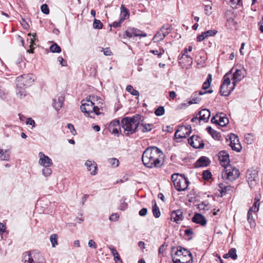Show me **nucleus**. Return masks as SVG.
Masks as SVG:
<instances>
[{
	"instance_id": "1",
	"label": "nucleus",
	"mask_w": 263,
	"mask_h": 263,
	"mask_svg": "<svg viewBox=\"0 0 263 263\" xmlns=\"http://www.w3.org/2000/svg\"><path fill=\"white\" fill-rule=\"evenodd\" d=\"M104 107L103 99L99 96L92 95L82 101L80 109L85 116L95 118L96 115L102 113Z\"/></svg>"
},
{
	"instance_id": "2",
	"label": "nucleus",
	"mask_w": 263,
	"mask_h": 263,
	"mask_svg": "<svg viewBox=\"0 0 263 263\" xmlns=\"http://www.w3.org/2000/svg\"><path fill=\"white\" fill-rule=\"evenodd\" d=\"M142 160L148 168L160 167L163 164V153L156 146L148 147L144 151Z\"/></svg>"
},
{
	"instance_id": "3",
	"label": "nucleus",
	"mask_w": 263,
	"mask_h": 263,
	"mask_svg": "<svg viewBox=\"0 0 263 263\" xmlns=\"http://www.w3.org/2000/svg\"><path fill=\"white\" fill-rule=\"evenodd\" d=\"M144 121V117L139 114H136L132 117H125L121 120L124 133L129 136L138 130L139 124Z\"/></svg>"
},
{
	"instance_id": "4",
	"label": "nucleus",
	"mask_w": 263,
	"mask_h": 263,
	"mask_svg": "<svg viewBox=\"0 0 263 263\" xmlns=\"http://www.w3.org/2000/svg\"><path fill=\"white\" fill-rule=\"evenodd\" d=\"M35 80V76L31 74H25L18 76L16 79V95L20 98L26 96L25 88L31 85Z\"/></svg>"
},
{
	"instance_id": "5",
	"label": "nucleus",
	"mask_w": 263,
	"mask_h": 263,
	"mask_svg": "<svg viewBox=\"0 0 263 263\" xmlns=\"http://www.w3.org/2000/svg\"><path fill=\"white\" fill-rule=\"evenodd\" d=\"M232 70L227 72L223 77V82L220 87V93L223 96H228L235 88V85L231 83Z\"/></svg>"
},
{
	"instance_id": "6",
	"label": "nucleus",
	"mask_w": 263,
	"mask_h": 263,
	"mask_svg": "<svg viewBox=\"0 0 263 263\" xmlns=\"http://www.w3.org/2000/svg\"><path fill=\"white\" fill-rule=\"evenodd\" d=\"M171 180L177 191H185L187 188L189 182L184 175L175 173L172 175Z\"/></svg>"
},
{
	"instance_id": "7",
	"label": "nucleus",
	"mask_w": 263,
	"mask_h": 263,
	"mask_svg": "<svg viewBox=\"0 0 263 263\" xmlns=\"http://www.w3.org/2000/svg\"><path fill=\"white\" fill-rule=\"evenodd\" d=\"M23 260L24 263H46L42 255L35 251L24 253Z\"/></svg>"
},
{
	"instance_id": "8",
	"label": "nucleus",
	"mask_w": 263,
	"mask_h": 263,
	"mask_svg": "<svg viewBox=\"0 0 263 263\" xmlns=\"http://www.w3.org/2000/svg\"><path fill=\"white\" fill-rule=\"evenodd\" d=\"M240 175L239 170L231 165H227L224 168L222 173V177L225 180L232 181L238 178Z\"/></svg>"
},
{
	"instance_id": "9",
	"label": "nucleus",
	"mask_w": 263,
	"mask_h": 263,
	"mask_svg": "<svg viewBox=\"0 0 263 263\" xmlns=\"http://www.w3.org/2000/svg\"><path fill=\"white\" fill-rule=\"evenodd\" d=\"M212 122L218 124L221 126H224L229 123V119L226 115L220 112L217 114L211 119Z\"/></svg>"
},
{
	"instance_id": "10",
	"label": "nucleus",
	"mask_w": 263,
	"mask_h": 263,
	"mask_svg": "<svg viewBox=\"0 0 263 263\" xmlns=\"http://www.w3.org/2000/svg\"><path fill=\"white\" fill-rule=\"evenodd\" d=\"M189 143L195 148L203 147L204 144L202 139L198 136L193 135L188 139Z\"/></svg>"
},
{
	"instance_id": "11",
	"label": "nucleus",
	"mask_w": 263,
	"mask_h": 263,
	"mask_svg": "<svg viewBox=\"0 0 263 263\" xmlns=\"http://www.w3.org/2000/svg\"><path fill=\"white\" fill-rule=\"evenodd\" d=\"M125 34L128 37L133 36L146 37L147 34L141 30L134 27H129L125 32Z\"/></svg>"
},
{
	"instance_id": "12",
	"label": "nucleus",
	"mask_w": 263,
	"mask_h": 263,
	"mask_svg": "<svg viewBox=\"0 0 263 263\" xmlns=\"http://www.w3.org/2000/svg\"><path fill=\"white\" fill-rule=\"evenodd\" d=\"M230 146L233 150L239 152L241 149V146L239 142V139L237 136L235 134H231L230 136Z\"/></svg>"
},
{
	"instance_id": "13",
	"label": "nucleus",
	"mask_w": 263,
	"mask_h": 263,
	"mask_svg": "<svg viewBox=\"0 0 263 263\" xmlns=\"http://www.w3.org/2000/svg\"><path fill=\"white\" fill-rule=\"evenodd\" d=\"M232 76V83L236 86L239 82L241 81L245 78V70L243 68L236 69Z\"/></svg>"
},
{
	"instance_id": "14",
	"label": "nucleus",
	"mask_w": 263,
	"mask_h": 263,
	"mask_svg": "<svg viewBox=\"0 0 263 263\" xmlns=\"http://www.w3.org/2000/svg\"><path fill=\"white\" fill-rule=\"evenodd\" d=\"M39 156V164L41 166L46 167L52 165L53 162L52 160L48 156L45 155L43 152H40Z\"/></svg>"
},
{
	"instance_id": "15",
	"label": "nucleus",
	"mask_w": 263,
	"mask_h": 263,
	"mask_svg": "<svg viewBox=\"0 0 263 263\" xmlns=\"http://www.w3.org/2000/svg\"><path fill=\"white\" fill-rule=\"evenodd\" d=\"M218 159L220 164L224 168L229 165L230 159L229 154L225 151H221L218 153Z\"/></svg>"
},
{
	"instance_id": "16",
	"label": "nucleus",
	"mask_w": 263,
	"mask_h": 263,
	"mask_svg": "<svg viewBox=\"0 0 263 263\" xmlns=\"http://www.w3.org/2000/svg\"><path fill=\"white\" fill-rule=\"evenodd\" d=\"M65 97L63 95L58 96L53 100V106L57 111L59 110L62 107Z\"/></svg>"
},
{
	"instance_id": "17",
	"label": "nucleus",
	"mask_w": 263,
	"mask_h": 263,
	"mask_svg": "<svg viewBox=\"0 0 263 263\" xmlns=\"http://www.w3.org/2000/svg\"><path fill=\"white\" fill-rule=\"evenodd\" d=\"M85 165L91 175H96L97 174V164L94 161L88 160L85 163Z\"/></svg>"
},
{
	"instance_id": "18",
	"label": "nucleus",
	"mask_w": 263,
	"mask_h": 263,
	"mask_svg": "<svg viewBox=\"0 0 263 263\" xmlns=\"http://www.w3.org/2000/svg\"><path fill=\"white\" fill-rule=\"evenodd\" d=\"M183 213L181 210H177L172 212L171 216V220L178 223L183 220Z\"/></svg>"
},
{
	"instance_id": "19",
	"label": "nucleus",
	"mask_w": 263,
	"mask_h": 263,
	"mask_svg": "<svg viewBox=\"0 0 263 263\" xmlns=\"http://www.w3.org/2000/svg\"><path fill=\"white\" fill-rule=\"evenodd\" d=\"M212 92V90H208V91H199L198 93H197V92H195L193 95L192 96V99L189 101L188 103L191 105L192 104H197L201 100V98L197 97V95H203L204 94H205L206 93H211Z\"/></svg>"
},
{
	"instance_id": "20",
	"label": "nucleus",
	"mask_w": 263,
	"mask_h": 263,
	"mask_svg": "<svg viewBox=\"0 0 263 263\" xmlns=\"http://www.w3.org/2000/svg\"><path fill=\"white\" fill-rule=\"evenodd\" d=\"M192 221L202 226L206 224V219L202 214L196 213L192 218Z\"/></svg>"
},
{
	"instance_id": "21",
	"label": "nucleus",
	"mask_w": 263,
	"mask_h": 263,
	"mask_svg": "<svg viewBox=\"0 0 263 263\" xmlns=\"http://www.w3.org/2000/svg\"><path fill=\"white\" fill-rule=\"evenodd\" d=\"M184 256L181 258L182 263H192L193 257L191 253L187 249H183Z\"/></svg>"
},
{
	"instance_id": "22",
	"label": "nucleus",
	"mask_w": 263,
	"mask_h": 263,
	"mask_svg": "<svg viewBox=\"0 0 263 263\" xmlns=\"http://www.w3.org/2000/svg\"><path fill=\"white\" fill-rule=\"evenodd\" d=\"M154 128L153 124L144 123L143 121L140 123L138 127V130H140L142 133L148 132Z\"/></svg>"
},
{
	"instance_id": "23",
	"label": "nucleus",
	"mask_w": 263,
	"mask_h": 263,
	"mask_svg": "<svg viewBox=\"0 0 263 263\" xmlns=\"http://www.w3.org/2000/svg\"><path fill=\"white\" fill-rule=\"evenodd\" d=\"M209 164L210 160L208 158L201 157L196 161L195 166L196 167H204L209 165Z\"/></svg>"
},
{
	"instance_id": "24",
	"label": "nucleus",
	"mask_w": 263,
	"mask_h": 263,
	"mask_svg": "<svg viewBox=\"0 0 263 263\" xmlns=\"http://www.w3.org/2000/svg\"><path fill=\"white\" fill-rule=\"evenodd\" d=\"M210 115V111L207 109H203L199 112V119L205 122H208Z\"/></svg>"
},
{
	"instance_id": "25",
	"label": "nucleus",
	"mask_w": 263,
	"mask_h": 263,
	"mask_svg": "<svg viewBox=\"0 0 263 263\" xmlns=\"http://www.w3.org/2000/svg\"><path fill=\"white\" fill-rule=\"evenodd\" d=\"M129 16V11L123 5L121 7V17L120 20L123 22Z\"/></svg>"
},
{
	"instance_id": "26",
	"label": "nucleus",
	"mask_w": 263,
	"mask_h": 263,
	"mask_svg": "<svg viewBox=\"0 0 263 263\" xmlns=\"http://www.w3.org/2000/svg\"><path fill=\"white\" fill-rule=\"evenodd\" d=\"M10 158V153L8 151L0 148V160L7 161Z\"/></svg>"
},
{
	"instance_id": "27",
	"label": "nucleus",
	"mask_w": 263,
	"mask_h": 263,
	"mask_svg": "<svg viewBox=\"0 0 263 263\" xmlns=\"http://www.w3.org/2000/svg\"><path fill=\"white\" fill-rule=\"evenodd\" d=\"M184 248H183L181 246H179L177 248V250H174V255H175L176 257L178 258H182V256H184Z\"/></svg>"
},
{
	"instance_id": "28",
	"label": "nucleus",
	"mask_w": 263,
	"mask_h": 263,
	"mask_svg": "<svg viewBox=\"0 0 263 263\" xmlns=\"http://www.w3.org/2000/svg\"><path fill=\"white\" fill-rule=\"evenodd\" d=\"M259 199L255 197V202L253 205V206L250 208L249 211H250V213L256 212H257L259 210Z\"/></svg>"
},
{
	"instance_id": "29",
	"label": "nucleus",
	"mask_w": 263,
	"mask_h": 263,
	"mask_svg": "<svg viewBox=\"0 0 263 263\" xmlns=\"http://www.w3.org/2000/svg\"><path fill=\"white\" fill-rule=\"evenodd\" d=\"M154 204L152 206V211L154 216L156 218H159L160 216V211L159 210V209L158 206H157L156 201H154Z\"/></svg>"
},
{
	"instance_id": "30",
	"label": "nucleus",
	"mask_w": 263,
	"mask_h": 263,
	"mask_svg": "<svg viewBox=\"0 0 263 263\" xmlns=\"http://www.w3.org/2000/svg\"><path fill=\"white\" fill-rule=\"evenodd\" d=\"M126 90L133 96H137V97L139 96V91L134 89L133 87L130 85H128L126 86Z\"/></svg>"
},
{
	"instance_id": "31",
	"label": "nucleus",
	"mask_w": 263,
	"mask_h": 263,
	"mask_svg": "<svg viewBox=\"0 0 263 263\" xmlns=\"http://www.w3.org/2000/svg\"><path fill=\"white\" fill-rule=\"evenodd\" d=\"M212 80V75L209 74L206 80L203 83L202 85V88L203 89L205 90L210 87Z\"/></svg>"
},
{
	"instance_id": "32",
	"label": "nucleus",
	"mask_w": 263,
	"mask_h": 263,
	"mask_svg": "<svg viewBox=\"0 0 263 263\" xmlns=\"http://www.w3.org/2000/svg\"><path fill=\"white\" fill-rule=\"evenodd\" d=\"M256 176V173L255 171H252L248 170L247 173V177L249 179V181H253L255 180V178Z\"/></svg>"
},
{
	"instance_id": "33",
	"label": "nucleus",
	"mask_w": 263,
	"mask_h": 263,
	"mask_svg": "<svg viewBox=\"0 0 263 263\" xmlns=\"http://www.w3.org/2000/svg\"><path fill=\"white\" fill-rule=\"evenodd\" d=\"M164 38V37L163 36L161 31L160 29L159 31H158L157 33L155 35L153 40L154 41V42H159L160 41H161Z\"/></svg>"
},
{
	"instance_id": "34",
	"label": "nucleus",
	"mask_w": 263,
	"mask_h": 263,
	"mask_svg": "<svg viewBox=\"0 0 263 263\" xmlns=\"http://www.w3.org/2000/svg\"><path fill=\"white\" fill-rule=\"evenodd\" d=\"M161 33L165 37L167 34L170 33L171 31V28L168 26H164L162 27L160 29Z\"/></svg>"
},
{
	"instance_id": "35",
	"label": "nucleus",
	"mask_w": 263,
	"mask_h": 263,
	"mask_svg": "<svg viewBox=\"0 0 263 263\" xmlns=\"http://www.w3.org/2000/svg\"><path fill=\"white\" fill-rule=\"evenodd\" d=\"M235 24L236 22L232 18H230L229 19H228L226 23V26L230 29H233L234 27H235Z\"/></svg>"
},
{
	"instance_id": "36",
	"label": "nucleus",
	"mask_w": 263,
	"mask_h": 263,
	"mask_svg": "<svg viewBox=\"0 0 263 263\" xmlns=\"http://www.w3.org/2000/svg\"><path fill=\"white\" fill-rule=\"evenodd\" d=\"M108 162L110 164V165L114 167H116L118 166L119 164V160L115 158H111L108 159Z\"/></svg>"
},
{
	"instance_id": "37",
	"label": "nucleus",
	"mask_w": 263,
	"mask_h": 263,
	"mask_svg": "<svg viewBox=\"0 0 263 263\" xmlns=\"http://www.w3.org/2000/svg\"><path fill=\"white\" fill-rule=\"evenodd\" d=\"M57 239L58 235L56 234H53L50 236V240L52 247H55L58 245Z\"/></svg>"
},
{
	"instance_id": "38",
	"label": "nucleus",
	"mask_w": 263,
	"mask_h": 263,
	"mask_svg": "<svg viewBox=\"0 0 263 263\" xmlns=\"http://www.w3.org/2000/svg\"><path fill=\"white\" fill-rule=\"evenodd\" d=\"M35 35H36V33H34V34H32L33 37H32V38H31L30 39V41H29L30 45H29V47L30 48V49L27 50V52H29V53H33V46L34 45V42L36 40V39L35 38Z\"/></svg>"
},
{
	"instance_id": "39",
	"label": "nucleus",
	"mask_w": 263,
	"mask_h": 263,
	"mask_svg": "<svg viewBox=\"0 0 263 263\" xmlns=\"http://www.w3.org/2000/svg\"><path fill=\"white\" fill-rule=\"evenodd\" d=\"M253 136L251 134H247L245 136V141L248 144H251L253 142Z\"/></svg>"
},
{
	"instance_id": "40",
	"label": "nucleus",
	"mask_w": 263,
	"mask_h": 263,
	"mask_svg": "<svg viewBox=\"0 0 263 263\" xmlns=\"http://www.w3.org/2000/svg\"><path fill=\"white\" fill-rule=\"evenodd\" d=\"M49 167H44V168L42 170V174L45 177L49 176L52 174V171Z\"/></svg>"
},
{
	"instance_id": "41",
	"label": "nucleus",
	"mask_w": 263,
	"mask_h": 263,
	"mask_svg": "<svg viewBox=\"0 0 263 263\" xmlns=\"http://www.w3.org/2000/svg\"><path fill=\"white\" fill-rule=\"evenodd\" d=\"M165 109L163 106H159L155 111V114L157 116H161L164 115Z\"/></svg>"
},
{
	"instance_id": "42",
	"label": "nucleus",
	"mask_w": 263,
	"mask_h": 263,
	"mask_svg": "<svg viewBox=\"0 0 263 263\" xmlns=\"http://www.w3.org/2000/svg\"><path fill=\"white\" fill-rule=\"evenodd\" d=\"M151 53L158 55L159 58H160L163 54H164L165 50L163 48H160L159 50H151L149 51Z\"/></svg>"
},
{
	"instance_id": "43",
	"label": "nucleus",
	"mask_w": 263,
	"mask_h": 263,
	"mask_svg": "<svg viewBox=\"0 0 263 263\" xmlns=\"http://www.w3.org/2000/svg\"><path fill=\"white\" fill-rule=\"evenodd\" d=\"M50 49L52 52L60 53L61 51L60 47L57 44L52 45L50 47Z\"/></svg>"
},
{
	"instance_id": "44",
	"label": "nucleus",
	"mask_w": 263,
	"mask_h": 263,
	"mask_svg": "<svg viewBox=\"0 0 263 263\" xmlns=\"http://www.w3.org/2000/svg\"><path fill=\"white\" fill-rule=\"evenodd\" d=\"M228 255L233 259H236L237 257L236 250L235 248L231 249L228 252Z\"/></svg>"
},
{
	"instance_id": "45",
	"label": "nucleus",
	"mask_w": 263,
	"mask_h": 263,
	"mask_svg": "<svg viewBox=\"0 0 263 263\" xmlns=\"http://www.w3.org/2000/svg\"><path fill=\"white\" fill-rule=\"evenodd\" d=\"M93 27L95 29H101L103 27V24L100 20L95 19L93 23Z\"/></svg>"
},
{
	"instance_id": "46",
	"label": "nucleus",
	"mask_w": 263,
	"mask_h": 263,
	"mask_svg": "<svg viewBox=\"0 0 263 263\" xmlns=\"http://www.w3.org/2000/svg\"><path fill=\"white\" fill-rule=\"evenodd\" d=\"M198 208L200 211H205L208 210L209 209L210 205L209 204H205L204 202H203L198 204Z\"/></svg>"
},
{
	"instance_id": "47",
	"label": "nucleus",
	"mask_w": 263,
	"mask_h": 263,
	"mask_svg": "<svg viewBox=\"0 0 263 263\" xmlns=\"http://www.w3.org/2000/svg\"><path fill=\"white\" fill-rule=\"evenodd\" d=\"M175 137L176 139L178 138H186V135L184 133H181V130H177L176 131L175 133Z\"/></svg>"
},
{
	"instance_id": "48",
	"label": "nucleus",
	"mask_w": 263,
	"mask_h": 263,
	"mask_svg": "<svg viewBox=\"0 0 263 263\" xmlns=\"http://www.w3.org/2000/svg\"><path fill=\"white\" fill-rule=\"evenodd\" d=\"M120 127V122L118 120H114L111 121L109 125V130H111V129L114 127Z\"/></svg>"
},
{
	"instance_id": "49",
	"label": "nucleus",
	"mask_w": 263,
	"mask_h": 263,
	"mask_svg": "<svg viewBox=\"0 0 263 263\" xmlns=\"http://www.w3.org/2000/svg\"><path fill=\"white\" fill-rule=\"evenodd\" d=\"M41 11L45 14H48L49 13V10L48 5L46 4H44L41 6Z\"/></svg>"
},
{
	"instance_id": "50",
	"label": "nucleus",
	"mask_w": 263,
	"mask_h": 263,
	"mask_svg": "<svg viewBox=\"0 0 263 263\" xmlns=\"http://www.w3.org/2000/svg\"><path fill=\"white\" fill-rule=\"evenodd\" d=\"M247 218H248V220L250 224V226L251 227L253 226L254 224V220L253 218L252 213H250V211H248V212Z\"/></svg>"
},
{
	"instance_id": "51",
	"label": "nucleus",
	"mask_w": 263,
	"mask_h": 263,
	"mask_svg": "<svg viewBox=\"0 0 263 263\" xmlns=\"http://www.w3.org/2000/svg\"><path fill=\"white\" fill-rule=\"evenodd\" d=\"M204 11L206 15H210L212 14V6L210 4L205 5L204 7Z\"/></svg>"
},
{
	"instance_id": "52",
	"label": "nucleus",
	"mask_w": 263,
	"mask_h": 263,
	"mask_svg": "<svg viewBox=\"0 0 263 263\" xmlns=\"http://www.w3.org/2000/svg\"><path fill=\"white\" fill-rule=\"evenodd\" d=\"M202 176H203V178L204 179L208 180L211 177L212 174H211V173L209 171L206 170V171H203V172L202 173Z\"/></svg>"
},
{
	"instance_id": "53",
	"label": "nucleus",
	"mask_w": 263,
	"mask_h": 263,
	"mask_svg": "<svg viewBox=\"0 0 263 263\" xmlns=\"http://www.w3.org/2000/svg\"><path fill=\"white\" fill-rule=\"evenodd\" d=\"M229 2L230 3V4L232 8L236 7V6L239 5L241 1L240 0H229Z\"/></svg>"
},
{
	"instance_id": "54",
	"label": "nucleus",
	"mask_w": 263,
	"mask_h": 263,
	"mask_svg": "<svg viewBox=\"0 0 263 263\" xmlns=\"http://www.w3.org/2000/svg\"><path fill=\"white\" fill-rule=\"evenodd\" d=\"M217 31L215 30H209L206 31L204 32L205 35H206V37L213 36L217 33Z\"/></svg>"
},
{
	"instance_id": "55",
	"label": "nucleus",
	"mask_w": 263,
	"mask_h": 263,
	"mask_svg": "<svg viewBox=\"0 0 263 263\" xmlns=\"http://www.w3.org/2000/svg\"><path fill=\"white\" fill-rule=\"evenodd\" d=\"M206 130L210 134H211L212 136L213 137H214L215 134V135L219 134L218 133H217L216 130H215L211 127H210V126L207 127Z\"/></svg>"
},
{
	"instance_id": "56",
	"label": "nucleus",
	"mask_w": 263,
	"mask_h": 263,
	"mask_svg": "<svg viewBox=\"0 0 263 263\" xmlns=\"http://www.w3.org/2000/svg\"><path fill=\"white\" fill-rule=\"evenodd\" d=\"M231 187H232L231 186H225L223 190L220 191L221 194L220 196H223V195H224L227 193L228 191L231 190Z\"/></svg>"
},
{
	"instance_id": "57",
	"label": "nucleus",
	"mask_w": 263,
	"mask_h": 263,
	"mask_svg": "<svg viewBox=\"0 0 263 263\" xmlns=\"http://www.w3.org/2000/svg\"><path fill=\"white\" fill-rule=\"evenodd\" d=\"M119 215L117 213L112 214L109 217L110 221H116L118 220Z\"/></svg>"
},
{
	"instance_id": "58",
	"label": "nucleus",
	"mask_w": 263,
	"mask_h": 263,
	"mask_svg": "<svg viewBox=\"0 0 263 263\" xmlns=\"http://www.w3.org/2000/svg\"><path fill=\"white\" fill-rule=\"evenodd\" d=\"M205 38H207L206 35L203 32L201 34L199 35L197 37V40L198 42H201L203 41Z\"/></svg>"
},
{
	"instance_id": "59",
	"label": "nucleus",
	"mask_w": 263,
	"mask_h": 263,
	"mask_svg": "<svg viewBox=\"0 0 263 263\" xmlns=\"http://www.w3.org/2000/svg\"><path fill=\"white\" fill-rule=\"evenodd\" d=\"M67 126V128L70 130L71 134L74 135L76 133V130H75L73 125L70 123H68Z\"/></svg>"
},
{
	"instance_id": "60",
	"label": "nucleus",
	"mask_w": 263,
	"mask_h": 263,
	"mask_svg": "<svg viewBox=\"0 0 263 263\" xmlns=\"http://www.w3.org/2000/svg\"><path fill=\"white\" fill-rule=\"evenodd\" d=\"M88 245V246L90 248H93V249L97 248L96 242L92 239L89 240Z\"/></svg>"
},
{
	"instance_id": "61",
	"label": "nucleus",
	"mask_w": 263,
	"mask_h": 263,
	"mask_svg": "<svg viewBox=\"0 0 263 263\" xmlns=\"http://www.w3.org/2000/svg\"><path fill=\"white\" fill-rule=\"evenodd\" d=\"M127 203L124 201L123 202L120 204L119 209L122 211H124L127 209Z\"/></svg>"
},
{
	"instance_id": "62",
	"label": "nucleus",
	"mask_w": 263,
	"mask_h": 263,
	"mask_svg": "<svg viewBox=\"0 0 263 263\" xmlns=\"http://www.w3.org/2000/svg\"><path fill=\"white\" fill-rule=\"evenodd\" d=\"M122 23H123V22L120 20L118 22H114L112 23V24L111 25V26H112L114 28H117V27H120Z\"/></svg>"
},
{
	"instance_id": "63",
	"label": "nucleus",
	"mask_w": 263,
	"mask_h": 263,
	"mask_svg": "<svg viewBox=\"0 0 263 263\" xmlns=\"http://www.w3.org/2000/svg\"><path fill=\"white\" fill-rule=\"evenodd\" d=\"M147 210L146 208L142 209L139 212V214L141 216H144L147 214Z\"/></svg>"
},
{
	"instance_id": "64",
	"label": "nucleus",
	"mask_w": 263,
	"mask_h": 263,
	"mask_svg": "<svg viewBox=\"0 0 263 263\" xmlns=\"http://www.w3.org/2000/svg\"><path fill=\"white\" fill-rule=\"evenodd\" d=\"M26 124L32 125V126H34L35 123L33 120L30 118H29L26 120Z\"/></svg>"
}]
</instances>
